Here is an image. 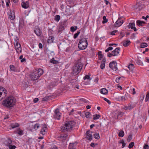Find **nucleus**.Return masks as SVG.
Returning <instances> with one entry per match:
<instances>
[{
    "label": "nucleus",
    "instance_id": "59",
    "mask_svg": "<svg viewBox=\"0 0 149 149\" xmlns=\"http://www.w3.org/2000/svg\"><path fill=\"white\" fill-rule=\"evenodd\" d=\"M144 149H148L149 146L147 144H146L144 145L143 146Z\"/></svg>",
    "mask_w": 149,
    "mask_h": 149
},
{
    "label": "nucleus",
    "instance_id": "55",
    "mask_svg": "<svg viewBox=\"0 0 149 149\" xmlns=\"http://www.w3.org/2000/svg\"><path fill=\"white\" fill-rule=\"evenodd\" d=\"M15 15H10L9 16V18L11 20H13L15 18Z\"/></svg>",
    "mask_w": 149,
    "mask_h": 149
},
{
    "label": "nucleus",
    "instance_id": "58",
    "mask_svg": "<svg viewBox=\"0 0 149 149\" xmlns=\"http://www.w3.org/2000/svg\"><path fill=\"white\" fill-rule=\"evenodd\" d=\"M104 100L106 101L109 104H111V102L110 100H108L106 98H104Z\"/></svg>",
    "mask_w": 149,
    "mask_h": 149
},
{
    "label": "nucleus",
    "instance_id": "34",
    "mask_svg": "<svg viewBox=\"0 0 149 149\" xmlns=\"http://www.w3.org/2000/svg\"><path fill=\"white\" fill-rule=\"evenodd\" d=\"M50 62L51 63L54 64H56L58 63V61L55 60L54 58L51 59Z\"/></svg>",
    "mask_w": 149,
    "mask_h": 149
},
{
    "label": "nucleus",
    "instance_id": "33",
    "mask_svg": "<svg viewBox=\"0 0 149 149\" xmlns=\"http://www.w3.org/2000/svg\"><path fill=\"white\" fill-rule=\"evenodd\" d=\"M65 22H64L63 23H61V24L60 25V26L59 27V29L61 31L63 30L64 28V24L65 23Z\"/></svg>",
    "mask_w": 149,
    "mask_h": 149
},
{
    "label": "nucleus",
    "instance_id": "41",
    "mask_svg": "<svg viewBox=\"0 0 149 149\" xmlns=\"http://www.w3.org/2000/svg\"><path fill=\"white\" fill-rule=\"evenodd\" d=\"M21 46L20 45L19 43L18 42L17 40L15 41V47H18L19 46Z\"/></svg>",
    "mask_w": 149,
    "mask_h": 149
},
{
    "label": "nucleus",
    "instance_id": "30",
    "mask_svg": "<svg viewBox=\"0 0 149 149\" xmlns=\"http://www.w3.org/2000/svg\"><path fill=\"white\" fill-rule=\"evenodd\" d=\"M135 26V24L134 22L129 23L128 27L129 29H133L134 27Z\"/></svg>",
    "mask_w": 149,
    "mask_h": 149
},
{
    "label": "nucleus",
    "instance_id": "47",
    "mask_svg": "<svg viewBox=\"0 0 149 149\" xmlns=\"http://www.w3.org/2000/svg\"><path fill=\"white\" fill-rule=\"evenodd\" d=\"M10 149H15L16 148L15 146L13 145L12 146L11 144L8 146Z\"/></svg>",
    "mask_w": 149,
    "mask_h": 149
},
{
    "label": "nucleus",
    "instance_id": "31",
    "mask_svg": "<svg viewBox=\"0 0 149 149\" xmlns=\"http://www.w3.org/2000/svg\"><path fill=\"white\" fill-rule=\"evenodd\" d=\"M148 46L147 43L145 42L142 43L141 44L140 47L141 48H143L146 47Z\"/></svg>",
    "mask_w": 149,
    "mask_h": 149
},
{
    "label": "nucleus",
    "instance_id": "4",
    "mask_svg": "<svg viewBox=\"0 0 149 149\" xmlns=\"http://www.w3.org/2000/svg\"><path fill=\"white\" fill-rule=\"evenodd\" d=\"M43 73V71L41 69L35 70L30 74V79L32 81L36 80Z\"/></svg>",
    "mask_w": 149,
    "mask_h": 149
},
{
    "label": "nucleus",
    "instance_id": "51",
    "mask_svg": "<svg viewBox=\"0 0 149 149\" xmlns=\"http://www.w3.org/2000/svg\"><path fill=\"white\" fill-rule=\"evenodd\" d=\"M10 70L13 71H14L15 70V66L13 65H10Z\"/></svg>",
    "mask_w": 149,
    "mask_h": 149
},
{
    "label": "nucleus",
    "instance_id": "37",
    "mask_svg": "<svg viewBox=\"0 0 149 149\" xmlns=\"http://www.w3.org/2000/svg\"><path fill=\"white\" fill-rule=\"evenodd\" d=\"M94 138L96 139H99L100 138L99 134L98 133H95V134H94Z\"/></svg>",
    "mask_w": 149,
    "mask_h": 149
},
{
    "label": "nucleus",
    "instance_id": "14",
    "mask_svg": "<svg viewBox=\"0 0 149 149\" xmlns=\"http://www.w3.org/2000/svg\"><path fill=\"white\" fill-rule=\"evenodd\" d=\"M59 140L63 142L65 140L68 138V135L65 134H61L58 137Z\"/></svg>",
    "mask_w": 149,
    "mask_h": 149
},
{
    "label": "nucleus",
    "instance_id": "57",
    "mask_svg": "<svg viewBox=\"0 0 149 149\" xmlns=\"http://www.w3.org/2000/svg\"><path fill=\"white\" fill-rule=\"evenodd\" d=\"M144 95L143 94H142L140 97V100H141L143 101L144 100Z\"/></svg>",
    "mask_w": 149,
    "mask_h": 149
},
{
    "label": "nucleus",
    "instance_id": "23",
    "mask_svg": "<svg viewBox=\"0 0 149 149\" xmlns=\"http://www.w3.org/2000/svg\"><path fill=\"white\" fill-rule=\"evenodd\" d=\"M100 92L102 94L106 95L108 93V91L106 88H104L100 89Z\"/></svg>",
    "mask_w": 149,
    "mask_h": 149
},
{
    "label": "nucleus",
    "instance_id": "61",
    "mask_svg": "<svg viewBox=\"0 0 149 149\" xmlns=\"http://www.w3.org/2000/svg\"><path fill=\"white\" fill-rule=\"evenodd\" d=\"M105 65L103 64H101L100 67L101 69H104L105 68Z\"/></svg>",
    "mask_w": 149,
    "mask_h": 149
},
{
    "label": "nucleus",
    "instance_id": "35",
    "mask_svg": "<svg viewBox=\"0 0 149 149\" xmlns=\"http://www.w3.org/2000/svg\"><path fill=\"white\" fill-rule=\"evenodd\" d=\"M15 48L16 49V51L17 53H19V52H21L22 48L21 46H20L17 47H15Z\"/></svg>",
    "mask_w": 149,
    "mask_h": 149
},
{
    "label": "nucleus",
    "instance_id": "18",
    "mask_svg": "<svg viewBox=\"0 0 149 149\" xmlns=\"http://www.w3.org/2000/svg\"><path fill=\"white\" fill-rule=\"evenodd\" d=\"M29 3L28 1H26L25 2H23L22 3V8L26 9L29 7Z\"/></svg>",
    "mask_w": 149,
    "mask_h": 149
},
{
    "label": "nucleus",
    "instance_id": "21",
    "mask_svg": "<svg viewBox=\"0 0 149 149\" xmlns=\"http://www.w3.org/2000/svg\"><path fill=\"white\" fill-rule=\"evenodd\" d=\"M85 116L88 119L92 118V115L90 112H86L84 113Z\"/></svg>",
    "mask_w": 149,
    "mask_h": 149
},
{
    "label": "nucleus",
    "instance_id": "12",
    "mask_svg": "<svg viewBox=\"0 0 149 149\" xmlns=\"http://www.w3.org/2000/svg\"><path fill=\"white\" fill-rule=\"evenodd\" d=\"M54 113V118L58 120L59 119L61 116V114L59 112V109H56L55 110Z\"/></svg>",
    "mask_w": 149,
    "mask_h": 149
},
{
    "label": "nucleus",
    "instance_id": "13",
    "mask_svg": "<svg viewBox=\"0 0 149 149\" xmlns=\"http://www.w3.org/2000/svg\"><path fill=\"white\" fill-rule=\"evenodd\" d=\"M120 49V48L119 47L116 48L114 50L112 51L111 54H112V56H117L119 53V51Z\"/></svg>",
    "mask_w": 149,
    "mask_h": 149
},
{
    "label": "nucleus",
    "instance_id": "10",
    "mask_svg": "<svg viewBox=\"0 0 149 149\" xmlns=\"http://www.w3.org/2000/svg\"><path fill=\"white\" fill-rule=\"evenodd\" d=\"M123 22V20L122 19V18L120 17L118 18L116 21L115 24L114 25V26L116 27H119L122 25Z\"/></svg>",
    "mask_w": 149,
    "mask_h": 149
},
{
    "label": "nucleus",
    "instance_id": "24",
    "mask_svg": "<svg viewBox=\"0 0 149 149\" xmlns=\"http://www.w3.org/2000/svg\"><path fill=\"white\" fill-rule=\"evenodd\" d=\"M145 22L140 20H138L136 21L137 25L139 26H143V24H145Z\"/></svg>",
    "mask_w": 149,
    "mask_h": 149
},
{
    "label": "nucleus",
    "instance_id": "11",
    "mask_svg": "<svg viewBox=\"0 0 149 149\" xmlns=\"http://www.w3.org/2000/svg\"><path fill=\"white\" fill-rule=\"evenodd\" d=\"M118 96H116L115 97V98L117 100H120L122 101H125L127 100V97L126 95V94L125 95L122 96L121 97V98H120V97L121 96H120V94H118Z\"/></svg>",
    "mask_w": 149,
    "mask_h": 149
},
{
    "label": "nucleus",
    "instance_id": "45",
    "mask_svg": "<svg viewBox=\"0 0 149 149\" xmlns=\"http://www.w3.org/2000/svg\"><path fill=\"white\" fill-rule=\"evenodd\" d=\"M149 100V92L146 95V98L145 100V101L146 102L148 101Z\"/></svg>",
    "mask_w": 149,
    "mask_h": 149
},
{
    "label": "nucleus",
    "instance_id": "6",
    "mask_svg": "<svg viewBox=\"0 0 149 149\" xmlns=\"http://www.w3.org/2000/svg\"><path fill=\"white\" fill-rule=\"evenodd\" d=\"M136 104V102H130L127 104V106H124V109L125 110H130L132 109L134 107Z\"/></svg>",
    "mask_w": 149,
    "mask_h": 149
},
{
    "label": "nucleus",
    "instance_id": "8",
    "mask_svg": "<svg viewBox=\"0 0 149 149\" xmlns=\"http://www.w3.org/2000/svg\"><path fill=\"white\" fill-rule=\"evenodd\" d=\"M91 74L88 73V74L86 75L84 77V85H87L90 84V80L91 78H90Z\"/></svg>",
    "mask_w": 149,
    "mask_h": 149
},
{
    "label": "nucleus",
    "instance_id": "63",
    "mask_svg": "<svg viewBox=\"0 0 149 149\" xmlns=\"http://www.w3.org/2000/svg\"><path fill=\"white\" fill-rule=\"evenodd\" d=\"M99 80V79L98 77H97L95 78L94 80V82H95L97 83Z\"/></svg>",
    "mask_w": 149,
    "mask_h": 149
},
{
    "label": "nucleus",
    "instance_id": "7",
    "mask_svg": "<svg viewBox=\"0 0 149 149\" xmlns=\"http://www.w3.org/2000/svg\"><path fill=\"white\" fill-rule=\"evenodd\" d=\"M117 65V63L116 62L113 61L109 63V66L110 68L112 69L113 70L116 71L118 70Z\"/></svg>",
    "mask_w": 149,
    "mask_h": 149
},
{
    "label": "nucleus",
    "instance_id": "54",
    "mask_svg": "<svg viewBox=\"0 0 149 149\" xmlns=\"http://www.w3.org/2000/svg\"><path fill=\"white\" fill-rule=\"evenodd\" d=\"M106 61V60L105 58H103L102 60L101 64L105 65Z\"/></svg>",
    "mask_w": 149,
    "mask_h": 149
},
{
    "label": "nucleus",
    "instance_id": "26",
    "mask_svg": "<svg viewBox=\"0 0 149 149\" xmlns=\"http://www.w3.org/2000/svg\"><path fill=\"white\" fill-rule=\"evenodd\" d=\"M130 43L131 42L130 40H127L123 43V45L124 46L126 47L129 45Z\"/></svg>",
    "mask_w": 149,
    "mask_h": 149
},
{
    "label": "nucleus",
    "instance_id": "44",
    "mask_svg": "<svg viewBox=\"0 0 149 149\" xmlns=\"http://www.w3.org/2000/svg\"><path fill=\"white\" fill-rule=\"evenodd\" d=\"M134 142H132L130 143V144L128 146V147L129 148H132L134 146Z\"/></svg>",
    "mask_w": 149,
    "mask_h": 149
},
{
    "label": "nucleus",
    "instance_id": "1",
    "mask_svg": "<svg viewBox=\"0 0 149 149\" xmlns=\"http://www.w3.org/2000/svg\"><path fill=\"white\" fill-rule=\"evenodd\" d=\"M75 125V122L73 121H66L61 126V131L65 132H70Z\"/></svg>",
    "mask_w": 149,
    "mask_h": 149
},
{
    "label": "nucleus",
    "instance_id": "29",
    "mask_svg": "<svg viewBox=\"0 0 149 149\" xmlns=\"http://www.w3.org/2000/svg\"><path fill=\"white\" fill-rule=\"evenodd\" d=\"M10 126L13 129L18 127L19 126V124L17 123H12L11 124Z\"/></svg>",
    "mask_w": 149,
    "mask_h": 149
},
{
    "label": "nucleus",
    "instance_id": "5",
    "mask_svg": "<svg viewBox=\"0 0 149 149\" xmlns=\"http://www.w3.org/2000/svg\"><path fill=\"white\" fill-rule=\"evenodd\" d=\"M82 65L80 61L78 60L76 63L75 65L73 66L72 68V73L73 75H77L81 71Z\"/></svg>",
    "mask_w": 149,
    "mask_h": 149
},
{
    "label": "nucleus",
    "instance_id": "46",
    "mask_svg": "<svg viewBox=\"0 0 149 149\" xmlns=\"http://www.w3.org/2000/svg\"><path fill=\"white\" fill-rule=\"evenodd\" d=\"M60 17L59 15H57L55 16V20L58 21L60 19Z\"/></svg>",
    "mask_w": 149,
    "mask_h": 149
},
{
    "label": "nucleus",
    "instance_id": "32",
    "mask_svg": "<svg viewBox=\"0 0 149 149\" xmlns=\"http://www.w3.org/2000/svg\"><path fill=\"white\" fill-rule=\"evenodd\" d=\"M124 135V132L123 130H120L119 132L118 136L120 137H123Z\"/></svg>",
    "mask_w": 149,
    "mask_h": 149
},
{
    "label": "nucleus",
    "instance_id": "25",
    "mask_svg": "<svg viewBox=\"0 0 149 149\" xmlns=\"http://www.w3.org/2000/svg\"><path fill=\"white\" fill-rule=\"evenodd\" d=\"M12 143V141L10 138H8L7 141L6 142L5 145L7 146L11 144Z\"/></svg>",
    "mask_w": 149,
    "mask_h": 149
},
{
    "label": "nucleus",
    "instance_id": "17",
    "mask_svg": "<svg viewBox=\"0 0 149 149\" xmlns=\"http://www.w3.org/2000/svg\"><path fill=\"white\" fill-rule=\"evenodd\" d=\"M47 129V125L44 124L43 125L42 128L40 132V133L42 135H44L46 133L45 130Z\"/></svg>",
    "mask_w": 149,
    "mask_h": 149
},
{
    "label": "nucleus",
    "instance_id": "40",
    "mask_svg": "<svg viewBox=\"0 0 149 149\" xmlns=\"http://www.w3.org/2000/svg\"><path fill=\"white\" fill-rule=\"evenodd\" d=\"M17 134L20 135H22L23 134V132L22 130L19 129L17 130Z\"/></svg>",
    "mask_w": 149,
    "mask_h": 149
},
{
    "label": "nucleus",
    "instance_id": "3",
    "mask_svg": "<svg viewBox=\"0 0 149 149\" xmlns=\"http://www.w3.org/2000/svg\"><path fill=\"white\" fill-rule=\"evenodd\" d=\"M15 103L16 99L14 97L10 96L3 101L2 104L7 107L10 108L13 107Z\"/></svg>",
    "mask_w": 149,
    "mask_h": 149
},
{
    "label": "nucleus",
    "instance_id": "48",
    "mask_svg": "<svg viewBox=\"0 0 149 149\" xmlns=\"http://www.w3.org/2000/svg\"><path fill=\"white\" fill-rule=\"evenodd\" d=\"M80 32L79 31H77V33H75L74 35V39L76 38L78 36V35L79 34Z\"/></svg>",
    "mask_w": 149,
    "mask_h": 149
},
{
    "label": "nucleus",
    "instance_id": "16",
    "mask_svg": "<svg viewBox=\"0 0 149 149\" xmlns=\"http://www.w3.org/2000/svg\"><path fill=\"white\" fill-rule=\"evenodd\" d=\"M134 8L135 9L138 10H140L143 8V6L142 4L141 3H138L135 6Z\"/></svg>",
    "mask_w": 149,
    "mask_h": 149
},
{
    "label": "nucleus",
    "instance_id": "38",
    "mask_svg": "<svg viewBox=\"0 0 149 149\" xmlns=\"http://www.w3.org/2000/svg\"><path fill=\"white\" fill-rule=\"evenodd\" d=\"M103 19L104 20L102 22L103 24H104L107 22L108 20V19H106V17L105 16H104L103 17Z\"/></svg>",
    "mask_w": 149,
    "mask_h": 149
},
{
    "label": "nucleus",
    "instance_id": "20",
    "mask_svg": "<svg viewBox=\"0 0 149 149\" xmlns=\"http://www.w3.org/2000/svg\"><path fill=\"white\" fill-rule=\"evenodd\" d=\"M76 145L77 143H70L69 146V149H76Z\"/></svg>",
    "mask_w": 149,
    "mask_h": 149
},
{
    "label": "nucleus",
    "instance_id": "15",
    "mask_svg": "<svg viewBox=\"0 0 149 149\" xmlns=\"http://www.w3.org/2000/svg\"><path fill=\"white\" fill-rule=\"evenodd\" d=\"M84 40L83 39H81L80 40L78 46V47L81 50L84 49Z\"/></svg>",
    "mask_w": 149,
    "mask_h": 149
},
{
    "label": "nucleus",
    "instance_id": "39",
    "mask_svg": "<svg viewBox=\"0 0 149 149\" xmlns=\"http://www.w3.org/2000/svg\"><path fill=\"white\" fill-rule=\"evenodd\" d=\"M77 26H72L70 28V30L71 31L74 32L77 29Z\"/></svg>",
    "mask_w": 149,
    "mask_h": 149
},
{
    "label": "nucleus",
    "instance_id": "9",
    "mask_svg": "<svg viewBox=\"0 0 149 149\" xmlns=\"http://www.w3.org/2000/svg\"><path fill=\"white\" fill-rule=\"evenodd\" d=\"M92 133V132L90 130H88L86 132V136L85 138L86 140L90 141L92 139L93 137Z\"/></svg>",
    "mask_w": 149,
    "mask_h": 149
},
{
    "label": "nucleus",
    "instance_id": "50",
    "mask_svg": "<svg viewBox=\"0 0 149 149\" xmlns=\"http://www.w3.org/2000/svg\"><path fill=\"white\" fill-rule=\"evenodd\" d=\"M39 127V124H36L34 125V128L36 130H37Z\"/></svg>",
    "mask_w": 149,
    "mask_h": 149
},
{
    "label": "nucleus",
    "instance_id": "52",
    "mask_svg": "<svg viewBox=\"0 0 149 149\" xmlns=\"http://www.w3.org/2000/svg\"><path fill=\"white\" fill-rule=\"evenodd\" d=\"M132 139V135H129L127 139V140L128 142H130L131 140Z\"/></svg>",
    "mask_w": 149,
    "mask_h": 149
},
{
    "label": "nucleus",
    "instance_id": "53",
    "mask_svg": "<svg viewBox=\"0 0 149 149\" xmlns=\"http://www.w3.org/2000/svg\"><path fill=\"white\" fill-rule=\"evenodd\" d=\"M84 42L86 43V45L84 46V49H85L87 47L88 45L87 41L86 39L84 40Z\"/></svg>",
    "mask_w": 149,
    "mask_h": 149
},
{
    "label": "nucleus",
    "instance_id": "64",
    "mask_svg": "<svg viewBox=\"0 0 149 149\" xmlns=\"http://www.w3.org/2000/svg\"><path fill=\"white\" fill-rule=\"evenodd\" d=\"M38 98H36L34 100L33 102L34 103H36L38 101Z\"/></svg>",
    "mask_w": 149,
    "mask_h": 149
},
{
    "label": "nucleus",
    "instance_id": "43",
    "mask_svg": "<svg viewBox=\"0 0 149 149\" xmlns=\"http://www.w3.org/2000/svg\"><path fill=\"white\" fill-rule=\"evenodd\" d=\"M136 63L139 65H143L142 61L139 59L137 60Z\"/></svg>",
    "mask_w": 149,
    "mask_h": 149
},
{
    "label": "nucleus",
    "instance_id": "36",
    "mask_svg": "<svg viewBox=\"0 0 149 149\" xmlns=\"http://www.w3.org/2000/svg\"><path fill=\"white\" fill-rule=\"evenodd\" d=\"M134 65L132 64H131L129 65L128 68L130 70L132 71L133 69L134 68Z\"/></svg>",
    "mask_w": 149,
    "mask_h": 149
},
{
    "label": "nucleus",
    "instance_id": "62",
    "mask_svg": "<svg viewBox=\"0 0 149 149\" xmlns=\"http://www.w3.org/2000/svg\"><path fill=\"white\" fill-rule=\"evenodd\" d=\"M149 17V16L148 15H147L146 17H145L144 16H142V18L143 19H145V20H147V18H148Z\"/></svg>",
    "mask_w": 149,
    "mask_h": 149
},
{
    "label": "nucleus",
    "instance_id": "27",
    "mask_svg": "<svg viewBox=\"0 0 149 149\" xmlns=\"http://www.w3.org/2000/svg\"><path fill=\"white\" fill-rule=\"evenodd\" d=\"M54 38L52 36H49L47 42L48 43H51L53 42Z\"/></svg>",
    "mask_w": 149,
    "mask_h": 149
},
{
    "label": "nucleus",
    "instance_id": "22",
    "mask_svg": "<svg viewBox=\"0 0 149 149\" xmlns=\"http://www.w3.org/2000/svg\"><path fill=\"white\" fill-rule=\"evenodd\" d=\"M76 111L75 110H74L73 109H72L71 111L69 113V115L70 116H74L75 115H76Z\"/></svg>",
    "mask_w": 149,
    "mask_h": 149
},
{
    "label": "nucleus",
    "instance_id": "60",
    "mask_svg": "<svg viewBox=\"0 0 149 149\" xmlns=\"http://www.w3.org/2000/svg\"><path fill=\"white\" fill-rule=\"evenodd\" d=\"M118 32V31L116 30L112 31L111 32V34L112 35H115V33H117Z\"/></svg>",
    "mask_w": 149,
    "mask_h": 149
},
{
    "label": "nucleus",
    "instance_id": "42",
    "mask_svg": "<svg viewBox=\"0 0 149 149\" xmlns=\"http://www.w3.org/2000/svg\"><path fill=\"white\" fill-rule=\"evenodd\" d=\"M121 78V77H117L116 79V82L118 84H120L121 82L120 79Z\"/></svg>",
    "mask_w": 149,
    "mask_h": 149
},
{
    "label": "nucleus",
    "instance_id": "2",
    "mask_svg": "<svg viewBox=\"0 0 149 149\" xmlns=\"http://www.w3.org/2000/svg\"><path fill=\"white\" fill-rule=\"evenodd\" d=\"M75 125V122L73 121H66L61 126V131L65 132H70Z\"/></svg>",
    "mask_w": 149,
    "mask_h": 149
},
{
    "label": "nucleus",
    "instance_id": "56",
    "mask_svg": "<svg viewBox=\"0 0 149 149\" xmlns=\"http://www.w3.org/2000/svg\"><path fill=\"white\" fill-rule=\"evenodd\" d=\"M97 145V143L96 144L92 142L91 143L90 145L91 147L94 148L95 147L96 145Z\"/></svg>",
    "mask_w": 149,
    "mask_h": 149
},
{
    "label": "nucleus",
    "instance_id": "49",
    "mask_svg": "<svg viewBox=\"0 0 149 149\" xmlns=\"http://www.w3.org/2000/svg\"><path fill=\"white\" fill-rule=\"evenodd\" d=\"M117 118H118V117L120 116V117H121L123 115V114H122V113L120 111H118L117 112Z\"/></svg>",
    "mask_w": 149,
    "mask_h": 149
},
{
    "label": "nucleus",
    "instance_id": "28",
    "mask_svg": "<svg viewBox=\"0 0 149 149\" xmlns=\"http://www.w3.org/2000/svg\"><path fill=\"white\" fill-rule=\"evenodd\" d=\"M100 117V115L96 114L93 115V119L94 120H97L99 119Z\"/></svg>",
    "mask_w": 149,
    "mask_h": 149
},
{
    "label": "nucleus",
    "instance_id": "19",
    "mask_svg": "<svg viewBox=\"0 0 149 149\" xmlns=\"http://www.w3.org/2000/svg\"><path fill=\"white\" fill-rule=\"evenodd\" d=\"M34 32L38 36H40L41 34V32L40 29L39 28H36L34 30Z\"/></svg>",
    "mask_w": 149,
    "mask_h": 149
}]
</instances>
